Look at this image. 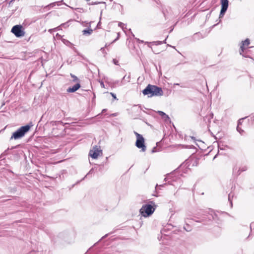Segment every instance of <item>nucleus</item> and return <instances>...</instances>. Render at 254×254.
Wrapping results in <instances>:
<instances>
[{"mask_svg":"<svg viewBox=\"0 0 254 254\" xmlns=\"http://www.w3.org/2000/svg\"><path fill=\"white\" fill-rule=\"evenodd\" d=\"M247 170V167L246 166H242L240 167L238 170L236 168H234L233 169V174L238 176H239L242 172H244Z\"/></svg>","mask_w":254,"mask_h":254,"instance_id":"8","label":"nucleus"},{"mask_svg":"<svg viewBox=\"0 0 254 254\" xmlns=\"http://www.w3.org/2000/svg\"><path fill=\"white\" fill-rule=\"evenodd\" d=\"M100 50L102 52L103 54H106V53L105 52V48L104 47L101 48Z\"/></svg>","mask_w":254,"mask_h":254,"instance_id":"29","label":"nucleus"},{"mask_svg":"<svg viewBox=\"0 0 254 254\" xmlns=\"http://www.w3.org/2000/svg\"><path fill=\"white\" fill-rule=\"evenodd\" d=\"M254 225V223H252L250 225V229H251V230L252 231V227L253 226V225Z\"/></svg>","mask_w":254,"mask_h":254,"instance_id":"33","label":"nucleus"},{"mask_svg":"<svg viewBox=\"0 0 254 254\" xmlns=\"http://www.w3.org/2000/svg\"><path fill=\"white\" fill-rule=\"evenodd\" d=\"M32 126V125L30 126L29 125H27L26 126L21 127L12 133V135L10 138V140L13 139L17 140L23 137L25 134L30 130Z\"/></svg>","mask_w":254,"mask_h":254,"instance_id":"2","label":"nucleus"},{"mask_svg":"<svg viewBox=\"0 0 254 254\" xmlns=\"http://www.w3.org/2000/svg\"><path fill=\"white\" fill-rule=\"evenodd\" d=\"M92 170V169H91V170H90L89 173L91 172Z\"/></svg>","mask_w":254,"mask_h":254,"instance_id":"44","label":"nucleus"},{"mask_svg":"<svg viewBox=\"0 0 254 254\" xmlns=\"http://www.w3.org/2000/svg\"><path fill=\"white\" fill-rule=\"evenodd\" d=\"M86 0L87 1H89V0Z\"/></svg>","mask_w":254,"mask_h":254,"instance_id":"45","label":"nucleus"},{"mask_svg":"<svg viewBox=\"0 0 254 254\" xmlns=\"http://www.w3.org/2000/svg\"><path fill=\"white\" fill-rule=\"evenodd\" d=\"M19 146V145H17L14 146H12V147H11V148H10V149H13L17 148H18V147Z\"/></svg>","mask_w":254,"mask_h":254,"instance_id":"30","label":"nucleus"},{"mask_svg":"<svg viewBox=\"0 0 254 254\" xmlns=\"http://www.w3.org/2000/svg\"><path fill=\"white\" fill-rule=\"evenodd\" d=\"M218 151L220 150H225L229 148L227 145L223 144V143L219 142L218 144Z\"/></svg>","mask_w":254,"mask_h":254,"instance_id":"13","label":"nucleus"},{"mask_svg":"<svg viewBox=\"0 0 254 254\" xmlns=\"http://www.w3.org/2000/svg\"><path fill=\"white\" fill-rule=\"evenodd\" d=\"M11 32H12L17 37H22L25 34L24 31L22 30V26L20 25L14 26L12 28Z\"/></svg>","mask_w":254,"mask_h":254,"instance_id":"5","label":"nucleus"},{"mask_svg":"<svg viewBox=\"0 0 254 254\" xmlns=\"http://www.w3.org/2000/svg\"><path fill=\"white\" fill-rule=\"evenodd\" d=\"M137 41L139 42V43H144V41H142V40H139V39H137Z\"/></svg>","mask_w":254,"mask_h":254,"instance_id":"32","label":"nucleus"},{"mask_svg":"<svg viewBox=\"0 0 254 254\" xmlns=\"http://www.w3.org/2000/svg\"><path fill=\"white\" fill-rule=\"evenodd\" d=\"M181 87H183V88H185V86H182H182H181Z\"/></svg>","mask_w":254,"mask_h":254,"instance_id":"42","label":"nucleus"},{"mask_svg":"<svg viewBox=\"0 0 254 254\" xmlns=\"http://www.w3.org/2000/svg\"><path fill=\"white\" fill-rule=\"evenodd\" d=\"M70 75L73 78L72 82H75L76 83H80V81L76 76L72 73H70Z\"/></svg>","mask_w":254,"mask_h":254,"instance_id":"16","label":"nucleus"},{"mask_svg":"<svg viewBox=\"0 0 254 254\" xmlns=\"http://www.w3.org/2000/svg\"><path fill=\"white\" fill-rule=\"evenodd\" d=\"M110 94L112 96V97H113V98L114 99H117L116 96L114 93L111 92V93H110Z\"/></svg>","mask_w":254,"mask_h":254,"instance_id":"27","label":"nucleus"},{"mask_svg":"<svg viewBox=\"0 0 254 254\" xmlns=\"http://www.w3.org/2000/svg\"><path fill=\"white\" fill-rule=\"evenodd\" d=\"M100 2H93L92 3H89L88 4L89 5H95V4H97L98 3H100Z\"/></svg>","mask_w":254,"mask_h":254,"instance_id":"25","label":"nucleus"},{"mask_svg":"<svg viewBox=\"0 0 254 254\" xmlns=\"http://www.w3.org/2000/svg\"><path fill=\"white\" fill-rule=\"evenodd\" d=\"M130 79V75H128V76H127V75H125L123 79L121 81L120 85H123L125 84V82H129Z\"/></svg>","mask_w":254,"mask_h":254,"instance_id":"12","label":"nucleus"},{"mask_svg":"<svg viewBox=\"0 0 254 254\" xmlns=\"http://www.w3.org/2000/svg\"><path fill=\"white\" fill-rule=\"evenodd\" d=\"M166 39H165V40H164L163 41H153L152 42H145V44H150V43H151L155 45H161L163 43H166Z\"/></svg>","mask_w":254,"mask_h":254,"instance_id":"14","label":"nucleus"},{"mask_svg":"<svg viewBox=\"0 0 254 254\" xmlns=\"http://www.w3.org/2000/svg\"><path fill=\"white\" fill-rule=\"evenodd\" d=\"M158 113L160 116H161L162 117V118L164 119L165 120H166L167 119H169V116L163 112L159 111H158Z\"/></svg>","mask_w":254,"mask_h":254,"instance_id":"17","label":"nucleus"},{"mask_svg":"<svg viewBox=\"0 0 254 254\" xmlns=\"http://www.w3.org/2000/svg\"><path fill=\"white\" fill-rule=\"evenodd\" d=\"M175 85H177V86H179L180 85V84L179 83H176L174 84Z\"/></svg>","mask_w":254,"mask_h":254,"instance_id":"39","label":"nucleus"},{"mask_svg":"<svg viewBox=\"0 0 254 254\" xmlns=\"http://www.w3.org/2000/svg\"><path fill=\"white\" fill-rule=\"evenodd\" d=\"M60 2V1L52 2L49 4L47 5V6H46L45 7H49L50 8L53 7L56 5L59 6L60 5L59 4Z\"/></svg>","mask_w":254,"mask_h":254,"instance_id":"18","label":"nucleus"},{"mask_svg":"<svg viewBox=\"0 0 254 254\" xmlns=\"http://www.w3.org/2000/svg\"><path fill=\"white\" fill-rule=\"evenodd\" d=\"M196 222H202L204 223V224H205L206 223H205V220L204 219H202L201 221H199V220H196Z\"/></svg>","mask_w":254,"mask_h":254,"instance_id":"31","label":"nucleus"},{"mask_svg":"<svg viewBox=\"0 0 254 254\" xmlns=\"http://www.w3.org/2000/svg\"><path fill=\"white\" fill-rule=\"evenodd\" d=\"M237 130L241 134L243 135L244 133V130L242 129L240 126H237Z\"/></svg>","mask_w":254,"mask_h":254,"instance_id":"21","label":"nucleus"},{"mask_svg":"<svg viewBox=\"0 0 254 254\" xmlns=\"http://www.w3.org/2000/svg\"><path fill=\"white\" fill-rule=\"evenodd\" d=\"M250 43V40L248 38L242 42V44L240 47L241 51V52H240V54H242V52H243L244 51L245 48L249 45Z\"/></svg>","mask_w":254,"mask_h":254,"instance_id":"11","label":"nucleus"},{"mask_svg":"<svg viewBox=\"0 0 254 254\" xmlns=\"http://www.w3.org/2000/svg\"><path fill=\"white\" fill-rule=\"evenodd\" d=\"M100 24V22H99L98 24H97V27H98Z\"/></svg>","mask_w":254,"mask_h":254,"instance_id":"38","label":"nucleus"},{"mask_svg":"<svg viewBox=\"0 0 254 254\" xmlns=\"http://www.w3.org/2000/svg\"><path fill=\"white\" fill-rule=\"evenodd\" d=\"M111 1H113V0H110Z\"/></svg>","mask_w":254,"mask_h":254,"instance_id":"46","label":"nucleus"},{"mask_svg":"<svg viewBox=\"0 0 254 254\" xmlns=\"http://www.w3.org/2000/svg\"><path fill=\"white\" fill-rule=\"evenodd\" d=\"M233 196H234L233 194H232L231 193H229V195H228V200H229V201L230 202V206H231V208L233 206L232 198L233 197Z\"/></svg>","mask_w":254,"mask_h":254,"instance_id":"19","label":"nucleus"},{"mask_svg":"<svg viewBox=\"0 0 254 254\" xmlns=\"http://www.w3.org/2000/svg\"><path fill=\"white\" fill-rule=\"evenodd\" d=\"M244 120V118L243 119H240L238 121V125L237 126H240V125H241L242 124V121Z\"/></svg>","mask_w":254,"mask_h":254,"instance_id":"26","label":"nucleus"},{"mask_svg":"<svg viewBox=\"0 0 254 254\" xmlns=\"http://www.w3.org/2000/svg\"><path fill=\"white\" fill-rule=\"evenodd\" d=\"M113 63H114V64H115L118 65V62H118V60H117L116 59H113Z\"/></svg>","mask_w":254,"mask_h":254,"instance_id":"24","label":"nucleus"},{"mask_svg":"<svg viewBox=\"0 0 254 254\" xmlns=\"http://www.w3.org/2000/svg\"><path fill=\"white\" fill-rule=\"evenodd\" d=\"M15 1V0H11L9 2V5H10L13 2H14Z\"/></svg>","mask_w":254,"mask_h":254,"instance_id":"34","label":"nucleus"},{"mask_svg":"<svg viewBox=\"0 0 254 254\" xmlns=\"http://www.w3.org/2000/svg\"><path fill=\"white\" fill-rule=\"evenodd\" d=\"M197 160L195 159L194 160V162L192 164V165L193 166H196L197 165Z\"/></svg>","mask_w":254,"mask_h":254,"instance_id":"28","label":"nucleus"},{"mask_svg":"<svg viewBox=\"0 0 254 254\" xmlns=\"http://www.w3.org/2000/svg\"><path fill=\"white\" fill-rule=\"evenodd\" d=\"M100 84L102 87H104V84L103 82H101Z\"/></svg>","mask_w":254,"mask_h":254,"instance_id":"35","label":"nucleus"},{"mask_svg":"<svg viewBox=\"0 0 254 254\" xmlns=\"http://www.w3.org/2000/svg\"><path fill=\"white\" fill-rule=\"evenodd\" d=\"M165 185V184H164V185H160L159 186H160V187H163V186H164V185Z\"/></svg>","mask_w":254,"mask_h":254,"instance_id":"40","label":"nucleus"},{"mask_svg":"<svg viewBox=\"0 0 254 254\" xmlns=\"http://www.w3.org/2000/svg\"><path fill=\"white\" fill-rule=\"evenodd\" d=\"M119 82V81H116V83H118Z\"/></svg>","mask_w":254,"mask_h":254,"instance_id":"43","label":"nucleus"},{"mask_svg":"<svg viewBox=\"0 0 254 254\" xmlns=\"http://www.w3.org/2000/svg\"><path fill=\"white\" fill-rule=\"evenodd\" d=\"M106 236H107V235H106L105 236H104V237H103L102 239H103V238H104L106 237Z\"/></svg>","mask_w":254,"mask_h":254,"instance_id":"41","label":"nucleus"},{"mask_svg":"<svg viewBox=\"0 0 254 254\" xmlns=\"http://www.w3.org/2000/svg\"><path fill=\"white\" fill-rule=\"evenodd\" d=\"M175 173H171L170 174H168L167 175V176L166 177V178H165V180H166V181L170 179V181H169L168 182V183L169 184H171V185H174V186L175 185L173 184V182L176 181V178H175V177H174Z\"/></svg>","mask_w":254,"mask_h":254,"instance_id":"10","label":"nucleus"},{"mask_svg":"<svg viewBox=\"0 0 254 254\" xmlns=\"http://www.w3.org/2000/svg\"><path fill=\"white\" fill-rule=\"evenodd\" d=\"M93 32V30L91 28H88L87 29H84L82 31V34L85 36H89Z\"/></svg>","mask_w":254,"mask_h":254,"instance_id":"15","label":"nucleus"},{"mask_svg":"<svg viewBox=\"0 0 254 254\" xmlns=\"http://www.w3.org/2000/svg\"><path fill=\"white\" fill-rule=\"evenodd\" d=\"M106 111V109H103L102 110V113L105 112Z\"/></svg>","mask_w":254,"mask_h":254,"instance_id":"37","label":"nucleus"},{"mask_svg":"<svg viewBox=\"0 0 254 254\" xmlns=\"http://www.w3.org/2000/svg\"><path fill=\"white\" fill-rule=\"evenodd\" d=\"M213 117V114L212 113H210L208 116H206L204 117V120L206 121L208 120V122H210V119H212Z\"/></svg>","mask_w":254,"mask_h":254,"instance_id":"20","label":"nucleus"},{"mask_svg":"<svg viewBox=\"0 0 254 254\" xmlns=\"http://www.w3.org/2000/svg\"><path fill=\"white\" fill-rule=\"evenodd\" d=\"M221 9L219 15V17H222L224 16L226 12L229 5L228 0H221Z\"/></svg>","mask_w":254,"mask_h":254,"instance_id":"7","label":"nucleus"},{"mask_svg":"<svg viewBox=\"0 0 254 254\" xmlns=\"http://www.w3.org/2000/svg\"><path fill=\"white\" fill-rule=\"evenodd\" d=\"M210 217H212L214 220L217 219V215L216 214H214L213 215H211Z\"/></svg>","mask_w":254,"mask_h":254,"instance_id":"23","label":"nucleus"},{"mask_svg":"<svg viewBox=\"0 0 254 254\" xmlns=\"http://www.w3.org/2000/svg\"><path fill=\"white\" fill-rule=\"evenodd\" d=\"M156 152V147H154L152 150V152Z\"/></svg>","mask_w":254,"mask_h":254,"instance_id":"36","label":"nucleus"},{"mask_svg":"<svg viewBox=\"0 0 254 254\" xmlns=\"http://www.w3.org/2000/svg\"><path fill=\"white\" fill-rule=\"evenodd\" d=\"M100 154H102V150L97 146H95L90 150L89 155L93 159H97Z\"/></svg>","mask_w":254,"mask_h":254,"instance_id":"6","label":"nucleus"},{"mask_svg":"<svg viewBox=\"0 0 254 254\" xmlns=\"http://www.w3.org/2000/svg\"><path fill=\"white\" fill-rule=\"evenodd\" d=\"M81 87L80 83H76L74 86L71 87H69L67 89V92L68 93H73L79 89Z\"/></svg>","mask_w":254,"mask_h":254,"instance_id":"9","label":"nucleus"},{"mask_svg":"<svg viewBox=\"0 0 254 254\" xmlns=\"http://www.w3.org/2000/svg\"><path fill=\"white\" fill-rule=\"evenodd\" d=\"M153 204L154 203H153ZM155 207L156 205L155 204L152 206L151 204H146L142 206L139 212L142 216L146 217L151 215L154 212Z\"/></svg>","mask_w":254,"mask_h":254,"instance_id":"3","label":"nucleus"},{"mask_svg":"<svg viewBox=\"0 0 254 254\" xmlns=\"http://www.w3.org/2000/svg\"><path fill=\"white\" fill-rule=\"evenodd\" d=\"M142 92L144 95H147L148 97L161 96L163 95V91L161 87L151 84L147 85Z\"/></svg>","mask_w":254,"mask_h":254,"instance_id":"1","label":"nucleus"},{"mask_svg":"<svg viewBox=\"0 0 254 254\" xmlns=\"http://www.w3.org/2000/svg\"><path fill=\"white\" fill-rule=\"evenodd\" d=\"M125 24L121 22H119L118 23V26L121 27L123 30L124 29V26Z\"/></svg>","mask_w":254,"mask_h":254,"instance_id":"22","label":"nucleus"},{"mask_svg":"<svg viewBox=\"0 0 254 254\" xmlns=\"http://www.w3.org/2000/svg\"><path fill=\"white\" fill-rule=\"evenodd\" d=\"M134 134L136 137V146L138 148H141L143 152L145 151L146 147L144 144V138L142 135L137 132L134 131Z\"/></svg>","mask_w":254,"mask_h":254,"instance_id":"4","label":"nucleus"}]
</instances>
